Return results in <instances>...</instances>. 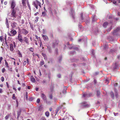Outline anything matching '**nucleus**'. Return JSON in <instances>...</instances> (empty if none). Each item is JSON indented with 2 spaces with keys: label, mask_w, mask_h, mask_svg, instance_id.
Wrapping results in <instances>:
<instances>
[{
  "label": "nucleus",
  "mask_w": 120,
  "mask_h": 120,
  "mask_svg": "<svg viewBox=\"0 0 120 120\" xmlns=\"http://www.w3.org/2000/svg\"><path fill=\"white\" fill-rule=\"evenodd\" d=\"M16 4L14 0H12L11 2V16L14 17H16V10L18 9L17 7H15Z\"/></svg>",
  "instance_id": "nucleus-1"
},
{
  "label": "nucleus",
  "mask_w": 120,
  "mask_h": 120,
  "mask_svg": "<svg viewBox=\"0 0 120 120\" xmlns=\"http://www.w3.org/2000/svg\"><path fill=\"white\" fill-rule=\"evenodd\" d=\"M32 4L34 5L37 9H38V6H39L40 8H41V3L37 0H36L33 2Z\"/></svg>",
  "instance_id": "nucleus-2"
},
{
  "label": "nucleus",
  "mask_w": 120,
  "mask_h": 120,
  "mask_svg": "<svg viewBox=\"0 0 120 120\" xmlns=\"http://www.w3.org/2000/svg\"><path fill=\"white\" fill-rule=\"evenodd\" d=\"M86 102L85 101L83 102L82 103L81 107L82 108H87L90 106V105L89 104H86Z\"/></svg>",
  "instance_id": "nucleus-3"
},
{
  "label": "nucleus",
  "mask_w": 120,
  "mask_h": 120,
  "mask_svg": "<svg viewBox=\"0 0 120 120\" xmlns=\"http://www.w3.org/2000/svg\"><path fill=\"white\" fill-rule=\"evenodd\" d=\"M41 96L43 100L44 101L46 102L47 103H48V102L47 101V99L46 98V96L43 93H42L41 95Z\"/></svg>",
  "instance_id": "nucleus-4"
},
{
  "label": "nucleus",
  "mask_w": 120,
  "mask_h": 120,
  "mask_svg": "<svg viewBox=\"0 0 120 120\" xmlns=\"http://www.w3.org/2000/svg\"><path fill=\"white\" fill-rule=\"evenodd\" d=\"M17 23L14 22L11 23V26L13 29H15L17 28Z\"/></svg>",
  "instance_id": "nucleus-5"
},
{
  "label": "nucleus",
  "mask_w": 120,
  "mask_h": 120,
  "mask_svg": "<svg viewBox=\"0 0 120 120\" xmlns=\"http://www.w3.org/2000/svg\"><path fill=\"white\" fill-rule=\"evenodd\" d=\"M21 32L22 34L26 35L28 33V31L25 29L23 28L21 30Z\"/></svg>",
  "instance_id": "nucleus-6"
},
{
  "label": "nucleus",
  "mask_w": 120,
  "mask_h": 120,
  "mask_svg": "<svg viewBox=\"0 0 120 120\" xmlns=\"http://www.w3.org/2000/svg\"><path fill=\"white\" fill-rule=\"evenodd\" d=\"M59 43V41H55L52 43V46L54 48L57 46Z\"/></svg>",
  "instance_id": "nucleus-7"
},
{
  "label": "nucleus",
  "mask_w": 120,
  "mask_h": 120,
  "mask_svg": "<svg viewBox=\"0 0 120 120\" xmlns=\"http://www.w3.org/2000/svg\"><path fill=\"white\" fill-rule=\"evenodd\" d=\"M42 38L44 41H48L49 40V38L48 36L46 35H42Z\"/></svg>",
  "instance_id": "nucleus-8"
},
{
  "label": "nucleus",
  "mask_w": 120,
  "mask_h": 120,
  "mask_svg": "<svg viewBox=\"0 0 120 120\" xmlns=\"http://www.w3.org/2000/svg\"><path fill=\"white\" fill-rule=\"evenodd\" d=\"M10 32H11V34H13V35H11L10 34V36H13L14 35H15V34H16V30H14V29H13V30H12Z\"/></svg>",
  "instance_id": "nucleus-9"
},
{
  "label": "nucleus",
  "mask_w": 120,
  "mask_h": 120,
  "mask_svg": "<svg viewBox=\"0 0 120 120\" xmlns=\"http://www.w3.org/2000/svg\"><path fill=\"white\" fill-rule=\"evenodd\" d=\"M18 39L20 42H22L23 40L22 39V37L20 34H19L18 35Z\"/></svg>",
  "instance_id": "nucleus-10"
},
{
  "label": "nucleus",
  "mask_w": 120,
  "mask_h": 120,
  "mask_svg": "<svg viewBox=\"0 0 120 120\" xmlns=\"http://www.w3.org/2000/svg\"><path fill=\"white\" fill-rule=\"evenodd\" d=\"M23 40L27 44H29V42L28 41V38L27 37H25L23 39Z\"/></svg>",
  "instance_id": "nucleus-11"
},
{
  "label": "nucleus",
  "mask_w": 120,
  "mask_h": 120,
  "mask_svg": "<svg viewBox=\"0 0 120 120\" xmlns=\"http://www.w3.org/2000/svg\"><path fill=\"white\" fill-rule=\"evenodd\" d=\"M120 30V27H118L113 32V34H115L117 32Z\"/></svg>",
  "instance_id": "nucleus-12"
},
{
  "label": "nucleus",
  "mask_w": 120,
  "mask_h": 120,
  "mask_svg": "<svg viewBox=\"0 0 120 120\" xmlns=\"http://www.w3.org/2000/svg\"><path fill=\"white\" fill-rule=\"evenodd\" d=\"M10 49L11 51H13L14 50L13 44H11L10 45Z\"/></svg>",
  "instance_id": "nucleus-13"
},
{
  "label": "nucleus",
  "mask_w": 120,
  "mask_h": 120,
  "mask_svg": "<svg viewBox=\"0 0 120 120\" xmlns=\"http://www.w3.org/2000/svg\"><path fill=\"white\" fill-rule=\"evenodd\" d=\"M47 49L48 51L49 52L51 53L52 52V51L50 47L49 46H47Z\"/></svg>",
  "instance_id": "nucleus-14"
},
{
  "label": "nucleus",
  "mask_w": 120,
  "mask_h": 120,
  "mask_svg": "<svg viewBox=\"0 0 120 120\" xmlns=\"http://www.w3.org/2000/svg\"><path fill=\"white\" fill-rule=\"evenodd\" d=\"M5 24L7 26V28H9V25L8 23V19L6 18V21L5 22Z\"/></svg>",
  "instance_id": "nucleus-15"
},
{
  "label": "nucleus",
  "mask_w": 120,
  "mask_h": 120,
  "mask_svg": "<svg viewBox=\"0 0 120 120\" xmlns=\"http://www.w3.org/2000/svg\"><path fill=\"white\" fill-rule=\"evenodd\" d=\"M70 13L72 15L73 18H74L73 15H74V12L73 9H71V11L70 12Z\"/></svg>",
  "instance_id": "nucleus-16"
},
{
  "label": "nucleus",
  "mask_w": 120,
  "mask_h": 120,
  "mask_svg": "<svg viewBox=\"0 0 120 120\" xmlns=\"http://www.w3.org/2000/svg\"><path fill=\"white\" fill-rule=\"evenodd\" d=\"M108 25V22H105L103 25V26L105 28Z\"/></svg>",
  "instance_id": "nucleus-17"
},
{
  "label": "nucleus",
  "mask_w": 120,
  "mask_h": 120,
  "mask_svg": "<svg viewBox=\"0 0 120 120\" xmlns=\"http://www.w3.org/2000/svg\"><path fill=\"white\" fill-rule=\"evenodd\" d=\"M26 2L27 4V6L29 7V8L30 10H31V8L30 5L29 4V2H28V0H26Z\"/></svg>",
  "instance_id": "nucleus-18"
},
{
  "label": "nucleus",
  "mask_w": 120,
  "mask_h": 120,
  "mask_svg": "<svg viewBox=\"0 0 120 120\" xmlns=\"http://www.w3.org/2000/svg\"><path fill=\"white\" fill-rule=\"evenodd\" d=\"M103 49L105 50H106L108 48V45L106 44L104 45L103 46Z\"/></svg>",
  "instance_id": "nucleus-19"
},
{
  "label": "nucleus",
  "mask_w": 120,
  "mask_h": 120,
  "mask_svg": "<svg viewBox=\"0 0 120 120\" xmlns=\"http://www.w3.org/2000/svg\"><path fill=\"white\" fill-rule=\"evenodd\" d=\"M68 47H69V48L70 49H74L76 50H78V49L77 47L74 48L73 47H70L69 46H68Z\"/></svg>",
  "instance_id": "nucleus-20"
},
{
  "label": "nucleus",
  "mask_w": 120,
  "mask_h": 120,
  "mask_svg": "<svg viewBox=\"0 0 120 120\" xmlns=\"http://www.w3.org/2000/svg\"><path fill=\"white\" fill-rule=\"evenodd\" d=\"M5 66H6V67H7L8 68H9V67L8 63L7 62V61L6 60H5Z\"/></svg>",
  "instance_id": "nucleus-21"
},
{
  "label": "nucleus",
  "mask_w": 120,
  "mask_h": 120,
  "mask_svg": "<svg viewBox=\"0 0 120 120\" xmlns=\"http://www.w3.org/2000/svg\"><path fill=\"white\" fill-rule=\"evenodd\" d=\"M71 60V62H77L78 60V59H72Z\"/></svg>",
  "instance_id": "nucleus-22"
},
{
  "label": "nucleus",
  "mask_w": 120,
  "mask_h": 120,
  "mask_svg": "<svg viewBox=\"0 0 120 120\" xmlns=\"http://www.w3.org/2000/svg\"><path fill=\"white\" fill-rule=\"evenodd\" d=\"M53 88L54 87L52 85H51V86L50 87V90L51 92H52L53 91Z\"/></svg>",
  "instance_id": "nucleus-23"
},
{
  "label": "nucleus",
  "mask_w": 120,
  "mask_h": 120,
  "mask_svg": "<svg viewBox=\"0 0 120 120\" xmlns=\"http://www.w3.org/2000/svg\"><path fill=\"white\" fill-rule=\"evenodd\" d=\"M70 53L71 55H73L75 53V52L74 51H72L70 52Z\"/></svg>",
  "instance_id": "nucleus-24"
},
{
  "label": "nucleus",
  "mask_w": 120,
  "mask_h": 120,
  "mask_svg": "<svg viewBox=\"0 0 120 120\" xmlns=\"http://www.w3.org/2000/svg\"><path fill=\"white\" fill-rule=\"evenodd\" d=\"M31 81L33 82H34L35 81V79L33 77H32L31 78Z\"/></svg>",
  "instance_id": "nucleus-25"
},
{
  "label": "nucleus",
  "mask_w": 120,
  "mask_h": 120,
  "mask_svg": "<svg viewBox=\"0 0 120 120\" xmlns=\"http://www.w3.org/2000/svg\"><path fill=\"white\" fill-rule=\"evenodd\" d=\"M62 108V106H60L58 107L56 109V111H57V112H58L59 110L60 109Z\"/></svg>",
  "instance_id": "nucleus-26"
},
{
  "label": "nucleus",
  "mask_w": 120,
  "mask_h": 120,
  "mask_svg": "<svg viewBox=\"0 0 120 120\" xmlns=\"http://www.w3.org/2000/svg\"><path fill=\"white\" fill-rule=\"evenodd\" d=\"M100 92L99 90L97 91V96L98 97L100 95Z\"/></svg>",
  "instance_id": "nucleus-27"
},
{
  "label": "nucleus",
  "mask_w": 120,
  "mask_h": 120,
  "mask_svg": "<svg viewBox=\"0 0 120 120\" xmlns=\"http://www.w3.org/2000/svg\"><path fill=\"white\" fill-rule=\"evenodd\" d=\"M66 87H65L63 91V93L64 94H65L66 93Z\"/></svg>",
  "instance_id": "nucleus-28"
},
{
  "label": "nucleus",
  "mask_w": 120,
  "mask_h": 120,
  "mask_svg": "<svg viewBox=\"0 0 120 120\" xmlns=\"http://www.w3.org/2000/svg\"><path fill=\"white\" fill-rule=\"evenodd\" d=\"M42 16L44 17H45V16H46V12H42Z\"/></svg>",
  "instance_id": "nucleus-29"
},
{
  "label": "nucleus",
  "mask_w": 120,
  "mask_h": 120,
  "mask_svg": "<svg viewBox=\"0 0 120 120\" xmlns=\"http://www.w3.org/2000/svg\"><path fill=\"white\" fill-rule=\"evenodd\" d=\"M40 120H46L44 116H42L40 119Z\"/></svg>",
  "instance_id": "nucleus-30"
},
{
  "label": "nucleus",
  "mask_w": 120,
  "mask_h": 120,
  "mask_svg": "<svg viewBox=\"0 0 120 120\" xmlns=\"http://www.w3.org/2000/svg\"><path fill=\"white\" fill-rule=\"evenodd\" d=\"M21 110H20L19 111L17 112V114L18 116H19L20 115L21 113Z\"/></svg>",
  "instance_id": "nucleus-31"
},
{
  "label": "nucleus",
  "mask_w": 120,
  "mask_h": 120,
  "mask_svg": "<svg viewBox=\"0 0 120 120\" xmlns=\"http://www.w3.org/2000/svg\"><path fill=\"white\" fill-rule=\"evenodd\" d=\"M45 115L46 116L48 117L49 115V112L48 111L46 112L45 113Z\"/></svg>",
  "instance_id": "nucleus-32"
},
{
  "label": "nucleus",
  "mask_w": 120,
  "mask_h": 120,
  "mask_svg": "<svg viewBox=\"0 0 120 120\" xmlns=\"http://www.w3.org/2000/svg\"><path fill=\"white\" fill-rule=\"evenodd\" d=\"M42 107L41 106H40L39 107L38 109V110L39 111H41L42 110Z\"/></svg>",
  "instance_id": "nucleus-33"
},
{
  "label": "nucleus",
  "mask_w": 120,
  "mask_h": 120,
  "mask_svg": "<svg viewBox=\"0 0 120 120\" xmlns=\"http://www.w3.org/2000/svg\"><path fill=\"white\" fill-rule=\"evenodd\" d=\"M9 115H7L5 117V119L6 120H7L9 117Z\"/></svg>",
  "instance_id": "nucleus-34"
},
{
  "label": "nucleus",
  "mask_w": 120,
  "mask_h": 120,
  "mask_svg": "<svg viewBox=\"0 0 120 120\" xmlns=\"http://www.w3.org/2000/svg\"><path fill=\"white\" fill-rule=\"evenodd\" d=\"M39 18V17H36V20H35V22H37L38 21Z\"/></svg>",
  "instance_id": "nucleus-35"
},
{
  "label": "nucleus",
  "mask_w": 120,
  "mask_h": 120,
  "mask_svg": "<svg viewBox=\"0 0 120 120\" xmlns=\"http://www.w3.org/2000/svg\"><path fill=\"white\" fill-rule=\"evenodd\" d=\"M11 18H11V19L12 20H15V18H16V17H12V16H11Z\"/></svg>",
  "instance_id": "nucleus-36"
},
{
  "label": "nucleus",
  "mask_w": 120,
  "mask_h": 120,
  "mask_svg": "<svg viewBox=\"0 0 120 120\" xmlns=\"http://www.w3.org/2000/svg\"><path fill=\"white\" fill-rule=\"evenodd\" d=\"M111 97L113 98L114 97V95L113 93L112 92L111 93Z\"/></svg>",
  "instance_id": "nucleus-37"
},
{
  "label": "nucleus",
  "mask_w": 120,
  "mask_h": 120,
  "mask_svg": "<svg viewBox=\"0 0 120 120\" xmlns=\"http://www.w3.org/2000/svg\"><path fill=\"white\" fill-rule=\"evenodd\" d=\"M3 59V58L2 57H0V64H1L2 63L1 61Z\"/></svg>",
  "instance_id": "nucleus-38"
},
{
  "label": "nucleus",
  "mask_w": 120,
  "mask_h": 120,
  "mask_svg": "<svg viewBox=\"0 0 120 120\" xmlns=\"http://www.w3.org/2000/svg\"><path fill=\"white\" fill-rule=\"evenodd\" d=\"M62 59V56H60L59 57V62H60L61 61Z\"/></svg>",
  "instance_id": "nucleus-39"
},
{
  "label": "nucleus",
  "mask_w": 120,
  "mask_h": 120,
  "mask_svg": "<svg viewBox=\"0 0 120 120\" xmlns=\"http://www.w3.org/2000/svg\"><path fill=\"white\" fill-rule=\"evenodd\" d=\"M1 80L2 82H3L4 81V78L2 76L1 77Z\"/></svg>",
  "instance_id": "nucleus-40"
},
{
  "label": "nucleus",
  "mask_w": 120,
  "mask_h": 120,
  "mask_svg": "<svg viewBox=\"0 0 120 120\" xmlns=\"http://www.w3.org/2000/svg\"><path fill=\"white\" fill-rule=\"evenodd\" d=\"M12 98L13 99H15V94H13Z\"/></svg>",
  "instance_id": "nucleus-41"
},
{
  "label": "nucleus",
  "mask_w": 120,
  "mask_h": 120,
  "mask_svg": "<svg viewBox=\"0 0 120 120\" xmlns=\"http://www.w3.org/2000/svg\"><path fill=\"white\" fill-rule=\"evenodd\" d=\"M49 98L50 99H52V95L51 94L50 95L49 97Z\"/></svg>",
  "instance_id": "nucleus-42"
},
{
  "label": "nucleus",
  "mask_w": 120,
  "mask_h": 120,
  "mask_svg": "<svg viewBox=\"0 0 120 120\" xmlns=\"http://www.w3.org/2000/svg\"><path fill=\"white\" fill-rule=\"evenodd\" d=\"M30 50L32 52L34 51V49L33 48H31L30 49Z\"/></svg>",
  "instance_id": "nucleus-43"
},
{
  "label": "nucleus",
  "mask_w": 120,
  "mask_h": 120,
  "mask_svg": "<svg viewBox=\"0 0 120 120\" xmlns=\"http://www.w3.org/2000/svg\"><path fill=\"white\" fill-rule=\"evenodd\" d=\"M112 29V27H110L108 29L107 31L108 32L109 31L111 30Z\"/></svg>",
  "instance_id": "nucleus-44"
},
{
  "label": "nucleus",
  "mask_w": 120,
  "mask_h": 120,
  "mask_svg": "<svg viewBox=\"0 0 120 120\" xmlns=\"http://www.w3.org/2000/svg\"><path fill=\"white\" fill-rule=\"evenodd\" d=\"M44 64V61H41L40 62V65H42Z\"/></svg>",
  "instance_id": "nucleus-45"
},
{
  "label": "nucleus",
  "mask_w": 120,
  "mask_h": 120,
  "mask_svg": "<svg viewBox=\"0 0 120 120\" xmlns=\"http://www.w3.org/2000/svg\"><path fill=\"white\" fill-rule=\"evenodd\" d=\"M19 57H22V56L21 54L20 53V51L19 52Z\"/></svg>",
  "instance_id": "nucleus-46"
},
{
  "label": "nucleus",
  "mask_w": 120,
  "mask_h": 120,
  "mask_svg": "<svg viewBox=\"0 0 120 120\" xmlns=\"http://www.w3.org/2000/svg\"><path fill=\"white\" fill-rule=\"evenodd\" d=\"M40 101V100L39 99H38L37 101V102L38 103H39Z\"/></svg>",
  "instance_id": "nucleus-47"
},
{
  "label": "nucleus",
  "mask_w": 120,
  "mask_h": 120,
  "mask_svg": "<svg viewBox=\"0 0 120 120\" xmlns=\"http://www.w3.org/2000/svg\"><path fill=\"white\" fill-rule=\"evenodd\" d=\"M35 37H36V38L37 39H39V40H40V37H38V36L36 35L35 36Z\"/></svg>",
  "instance_id": "nucleus-48"
},
{
  "label": "nucleus",
  "mask_w": 120,
  "mask_h": 120,
  "mask_svg": "<svg viewBox=\"0 0 120 120\" xmlns=\"http://www.w3.org/2000/svg\"><path fill=\"white\" fill-rule=\"evenodd\" d=\"M29 100L30 101H32L33 100V98L32 97H30L29 98Z\"/></svg>",
  "instance_id": "nucleus-49"
},
{
  "label": "nucleus",
  "mask_w": 120,
  "mask_h": 120,
  "mask_svg": "<svg viewBox=\"0 0 120 120\" xmlns=\"http://www.w3.org/2000/svg\"><path fill=\"white\" fill-rule=\"evenodd\" d=\"M13 46H14V48H15L16 47V45L15 44V42H13Z\"/></svg>",
  "instance_id": "nucleus-50"
},
{
  "label": "nucleus",
  "mask_w": 120,
  "mask_h": 120,
  "mask_svg": "<svg viewBox=\"0 0 120 120\" xmlns=\"http://www.w3.org/2000/svg\"><path fill=\"white\" fill-rule=\"evenodd\" d=\"M105 81L107 82L106 83L107 84L109 83V80L108 79H106Z\"/></svg>",
  "instance_id": "nucleus-51"
},
{
  "label": "nucleus",
  "mask_w": 120,
  "mask_h": 120,
  "mask_svg": "<svg viewBox=\"0 0 120 120\" xmlns=\"http://www.w3.org/2000/svg\"><path fill=\"white\" fill-rule=\"evenodd\" d=\"M114 86H117L118 85V84L116 83H114Z\"/></svg>",
  "instance_id": "nucleus-52"
},
{
  "label": "nucleus",
  "mask_w": 120,
  "mask_h": 120,
  "mask_svg": "<svg viewBox=\"0 0 120 120\" xmlns=\"http://www.w3.org/2000/svg\"><path fill=\"white\" fill-rule=\"evenodd\" d=\"M83 15V14L82 13L81 14V19L82 20H83V18L82 15Z\"/></svg>",
  "instance_id": "nucleus-53"
},
{
  "label": "nucleus",
  "mask_w": 120,
  "mask_h": 120,
  "mask_svg": "<svg viewBox=\"0 0 120 120\" xmlns=\"http://www.w3.org/2000/svg\"><path fill=\"white\" fill-rule=\"evenodd\" d=\"M6 70L4 68H3L2 70V72L3 73H4V72Z\"/></svg>",
  "instance_id": "nucleus-54"
},
{
  "label": "nucleus",
  "mask_w": 120,
  "mask_h": 120,
  "mask_svg": "<svg viewBox=\"0 0 120 120\" xmlns=\"http://www.w3.org/2000/svg\"><path fill=\"white\" fill-rule=\"evenodd\" d=\"M57 77L59 78H60L61 77V75L60 74H59L57 75Z\"/></svg>",
  "instance_id": "nucleus-55"
},
{
  "label": "nucleus",
  "mask_w": 120,
  "mask_h": 120,
  "mask_svg": "<svg viewBox=\"0 0 120 120\" xmlns=\"http://www.w3.org/2000/svg\"><path fill=\"white\" fill-rule=\"evenodd\" d=\"M115 51V50L114 49H112L111 50L110 52H114Z\"/></svg>",
  "instance_id": "nucleus-56"
},
{
  "label": "nucleus",
  "mask_w": 120,
  "mask_h": 120,
  "mask_svg": "<svg viewBox=\"0 0 120 120\" xmlns=\"http://www.w3.org/2000/svg\"><path fill=\"white\" fill-rule=\"evenodd\" d=\"M26 61H25L23 62V65H26Z\"/></svg>",
  "instance_id": "nucleus-57"
},
{
  "label": "nucleus",
  "mask_w": 120,
  "mask_h": 120,
  "mask_svg": "<svg viewBox=\"0 0 120 120\" xmlns=\"http://www.w3.org/2000/svg\"><path fill=\"white\" fill-rule=\"evenodd\" d=\"M26 60L27 61V63L28 64H29V62L28 61V59L27 58H26Z\"/></svg>",
  "instance_id": "nucleus-58"
},
{
  "label": "nucleus",
  "mask_w": 120,
  "mask_h": 120,
  "mask_svg": "<svg viewBox=\"0 0 120 120\" xmlns=\"http://www.w3.org/2000/svg\"><path fill=\"white\" fill-rule=\"evenodd\" d=\"M112 2L114 4H115L116 3V1L115 0H113L112 1Z\"/></svg>",
  "instance_id": "nucleus-59"
},
{
  "label": "nucleus",
  "mask_w": 120,
  "mask_h": 120,
  "mask_svg": "<svg viewBox=\"0 0 120 120\" xmlns=\"http://www.w3.org/2000/svg\"><path fill=\"white\" fill-rule=\"evenodd\" d=\"M95 16H94V17L93 19H92V21H94V22L95 21Z\"/></svg>",
  "instance_id": "nucleus-60"
},
{
  "label": "nucleus",
  "mask_w": 120,
  "mask_h": 120,
  "mask_svg": "<svg viewBox=\"0 0 120 120\" xmlns=\"http://www.w3.org/2000/svg\"><path fill=\"white\" fill-rule=\"evenodd\" d=\"M26 98L27 99V98H28V96L27 95V92H26Z\"/></svg>",
  "instance_id": "nucleus-61"
},
{
  "label": "nucleus",
  "mask_w": 120,
  "mask_h": 120,
  "mask_svg": "<svg viewBox=\"0 0 120 120\" xmlns=\"http://www.w3.org/2000/svg\"><path fill=\"white\" fill-rule=\"evenodd\" d=\"M39 13L38 12H37L36 13H35L34 14V15L35 16H37L38 14Z\"/></svg>",
  "instance_id": "nucleus-62"
},
{
  "label": "nucleus",
  "mask_w": 120,
  "mask_h": 120,
  "mask_svg": "<svg viewBox=\"0 0 120 120\" xmlns=\"http://www.w3.org/2000/svg\"><path fill=\"white\" fill-rule=\"evenodd\" d=\"M0 40L1 41H2L3 40V38L2 36H1L0 37Z\"/></svg>",
  "instance_id": "nucleus-63"
},
{
  "label": "nucleus",
  "mask_w": 120,
  "mask_h": 120,
  "mask_svg": "<svg viewBox=\"0 0 120 120\" xmlns=\"http://www.w3.org/2000/svg\"><path fill=\"white\" fill-rule=\"evenodd\" d=\"M117 15L118 16H120V12H118L117 13Z\"/></svg>",
  "instance_id": "nucleus-64"
}]
</instances>
